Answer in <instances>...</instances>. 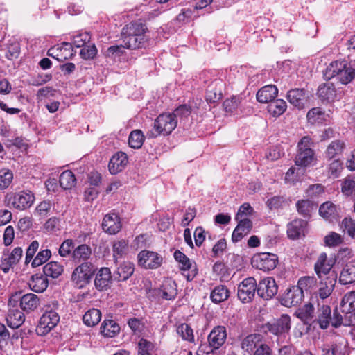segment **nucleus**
I'll return each mask as SVG.
<instances>
[{
  "label": "nucleus",
  "mask_w": 355,
  "mask_h": 355,
  "mask_svg": "<svg viewBox=\"0 0 355 355\" xmlns=\"http://www.w3.org/2000/svg\"><path fill=\"white\" fill-rule=\"evenodd\" d=\"M146 24L140 21H134L125 25L121 31L123 43L126 49H137L143 48L147 44L149 37Z\"/></svg>",
  "instance_id": "f257e3e1"
},
{
  "label": "nucleus",
  "mask_w": 355,
  "mask_h": 355,
  "mask_svg": "<svg viewBox=\"0 0 355 355\" xmlns=\"http://www.w3.org/2000/svg\"><path fill=\"white\" fill-rule=\"evenodd\" d=\"M178 124L175 116L171 113L159 114L154 121L153 128L148 130L146 137L149 139H154L158 136L168 135L176 128Z\"/></svg>",
  "instance_id": "f03ea898"
},
{
  "label": "nucleus",
  "mask_w": 355,
  "mask_h": 355,
  "mask_svg": "<svg viewBox=\"0 0 355 355\" xmlns=\"http://www.w3.org/2000/svg\"><path fill=\"white\" fill-rule=\"evenodd\" d=\"M329 78H336L341 84L349 83L355 77V69L345 62H334L327 68Z\"/></svg>",
  "instance_id": "7ed1b4c3"
},
{
  "label": "nucleus",
  "mask_w": 355,
  "mask_h": 355,
  "mask_svg": "<svg viewBox=\"0 0 355 355\" xmlns=\"http://www.w3.org/2000/svg\"><path fill=\"white\" fill-rule=\"evenodd\" d=\"M95 271L96 268L91 262L85 261L74 269L71 281L77 288H84L90 283Z\"/></svg>",
  "instance_id": "20e7f679"
},
{
  "label": "nucleus",
  "mask_w": 355,
  "mask_h": 355,
  "mask_svg": "<svg viewBox=\"0 0 355 355\" xmlns=\"http://www.w3.org/2000/svg\"><path fill=\"white\" fill-rule=\"evenodd\" d=\"M5 200L10 207L18 210H24L33 205L35 197L30 191H21L17 193H7Z\"/></svg>",
  "instance_id": "39448f33"
},
{
  "label": "nucleus",
  "mask_w": 355,
  "mask_h": 355,
  "mask_svg": "<svg viewBox=\"0 0 355 355\" xmlns=\"http://www.w3.org/2000/svg\"><path fill=\"white\" fill-rule=\"evenodd\" d=\"M313 142L308 136L303 137L298 142V151L295 156V163L297 166H308L314 160V152L311 148Z\"/></svg>",
  "instance_id": "423d86ee"
},
{
  "label": "nucleus",
  "mask_w": 355,
  "mask_h": 355,
  "mask_svg": "<svg viewBox=\"0 0 355 355\" xmlns=\"http://www.w3.org/2000/svg\"><path fill=\"white\" fill-rule=\"evenodd\" d=\"M279 263L276 254L269 252H261L254 254L252 258V266L263 271L274 270Z\"/></svg>",
  "instance_id": "0eeeda50"
},
{
  "label": "nucleus",
  "mask_w": 355,
  "mask_h": 355,
  "mask_svg": "<svg viewBox=\"0 0 355 355\" xmlns=\"http://www.w3.org/2000/svg\"><path fill=\"white\" fill-rule=\"evenodd\" d=\"M257 281L254 277L244 279L238 286L237 296L243 303L250 302L255 295Z\"/></svg>",
  "instance_id": "6e6552de"
},
{
  "label": "nucleus",
  "mask_w": 355,
  "mask_h": 355,
  "mask_svg": "<svg viewBox=\"0 0 355 355\" xmlns=\"http://www.w3.org/2000/svg\"><path fill=\"white\" fill-rule=\"evenodd\" d=\"M59 320L60 316L56 311L51 309L46 310L40 318L39 324L36 328L37 334H46L56 326Z\"/></svg>",
  "instance_id": "1a4fd4ad"
},
{
  "label": "nucleus",
  "mask_w": 355,
  "mask_h": 355,
  "mask_svg": "<svg viewBox=\"0 0 355 355\" xmlns=\"http://www.w3.org/2000/svg\"><path fill=\"white\" fill-rule=\"evenodd\" d=\"M22 252V249L19 247L14 248L10 253L4 252L0 259V269L6 274L8 273L19 261Z\"/></svg>",
  "instance_id": "9d476101"
},
{
  "label": "nucleus",
  "mask_w": 355,
  "mask_h": 355,
  "mask_svg": "<svg viewBox=\"0 0 355 355\" xmlns=\"http://www.w3.org/2000/svg\"><path fill=\"white\" fill-rule=\"evenodd\" d=\"M266 327L274 335H284L288 333L291 329V318L289 315L284 314L279 318L267 322Z\"/></svg>",
  "instance_id": "9b49d317"
},
{
  "label": "nucleus",
  "mask_w": 355,
  "mask_h": 355,
  "mask_svg": "<svg viewBox=\"0 0 355 355\" xmlns=\"http://www.w3.org/2000/svg\"><path fill=\"white\" fill-rule=\"evenodd\" d=\"M257 294L265 300L272 299L278 291V286L272 277H267L257 285Z\"/></svg>",
  "instance_id": "f8f14e48"
},
{
  "label": "nucleus",
  "mask_w": 355,
  "mask_h": 355,
  "mask_svg": "<svg viewBox=\"0 0 355 355\" xmlns=\"http://www.w3.org/2000/svg\"><path fill=\"white\" fill-rule=\"evenodd\" d=\"M139 264L145 268H159L162 263V257L157 252L143 250L138 254Z\"/></svg>",
  "instance_id": "ddd939ff"
},
{
  "label": "nucleus",
  "mask_w": 355,
  "mask_h": 355,
  "mask_svg": "<svg viewBox=\"0 0 355 355\" xmlns=\"http://www.w3.org/2000/svg\"><path fill=\"white\" fill-rule=\"evenodd\" d=\"M303 298V291L299 287L293 286L284 293L282 304L287 307L295 306L302 302Z\"/></svg>",
  "instance_id": "4468645a"
},
{
  "label": "nucleus",
  "mask_w": 355,
  "mask_h": 355,
  "mask_svg": "<svg viewBox=\"0 0 355 355\" xmlns=\"http://www.w3.org/2000/svg\"><path fill=\"white\" fill-rule=\"evenodd\" d=\"M227 338V331L224 326H216L208 336V343L213 349H219L225 342Z\"/></svg>",
  "instance_id": "2eb2a0df"
},
{
  "label": "nucleus",
  "mask_w": 355,
  "mask_h": 355,
  "mask_svg": "<svg viewBox=\"0 0 355 355\" xmlns=\"http://www.w3.org/2000/svg\"><path fill=\"white\" fill-rule=\"evenodd\" d=\"M71 44L63 42L60 46H54L48 51V55L59 61H64L72 58L73 55Z\"/></svg>",
  "instance_id": "dca6fc26"
},
{
  "label": "nucleus",
  "mask_w": 355,
  "mask_h": 355,
  "mask_svg": "<svg viewBox=\"0 0 355 355\" xmlns=\"http://www.w3.org/2000/svg\"><path fill=\"white\" fill-rule=\"evenodd\" d=\"M174 258L179 263L180 268L182 270H189L190 272L187 275L188 281L192 280L197 275V268L196 265L193 266L191 260L182 252L177 250L174 252Z\"/></svg>",
  "instance_id": "f3484780"
},
{
  "label": "nucleus",
  "mask_w": 355,
  "mask_h": 355,
  "mask_svg": "<svg viewBox=\"0 0 355 355\" xmlns=\"http://www.w3.org/2000/svg\"><path fill=\"white\" fill-rule=\"evenodd\" d=\"M238 225L233 231L232 240L234 243L240 241L245 236L248 234L252 228V222L251 220L245 218H239Z\"/></svg>",
  "instance_id": "a211bd4d"
},
{
  "label": "nucleus",
  "mask_w": 355,
  "mask_h": 355,
  "mask_svg": "<svg viewBox=\"0 0 355 355\" xmlns=\"http://www.w3.org/2000/svg\"><path fill=\"white\" fill-rule=\"evenodd\" d=\"M334 263L331 260H327V255L323 252L320 254L318 259L315 263L314 269L320 279H322L324 275L330 276L331 275V270ZM332 274H334L332 272Z\"/></svg>",
  "instance_id": "6ab92c4d"
},
{
  "label": "nucleus",
  "mask_w": 355,
  "mask_h": 355,
  "mask_svg": "<svg viewBox=\"0 0 355 355\" xmlns=\"http://www.w3.org/2000/svg\"><path fill=\"white\" fill-rule=\"evenodd\" d=\"M286 97L291 104L300 110L305 107L308 98L304 89H291L288 92Z\"/></svg>",
  "instance_id": "aec40b11"
},
{
  "label": "nucleus",
  "mask_w": 355,
  "mask_h": 355,
  "mask_svg": "<svg viewBox=\"0 0 355 355\" xmlns=\"http://www.w3.org/2000/svg\"><path fill=\"white\" fill-rule=\"evenodd\" d=\"M128 164V157L123 152H117L110 160L108 169L111 174H117L122 171Z\"/></svg>",
  "instance_id": "412c9836"
},
{
  "label": "nucleus",
  "mask_w": 355,
  "mask_h": 355,
  "mask_svg": "<svg viewBox=\"0 0 355 355\" xmlns=\"http://www.w3.org/2000/svg\"><path fill=\"white\" fill-rule=\"evenodd\" d=\"M103 230L110 234H115L121 228L120 218L116 214H109L105 216L102 223Z\"/></svg>",
  "instance_id": "4be33fe9"
},
{
  "label": "nucleus",
  "mask_w": 355,
  "mask_h": 355,
  "mask_svg": "<svg viewBox=\"0 0 355 355\" xmlns=\"http://www.w3.org/2000/svg\"><path fill=\"white\" fill-rule=\"evenodd\" d=\"M306 221L302 219H295L288 224L287 234L290 239H297L301 235H304Z\"/></svg>",
  "instance_id": "5701e85b"
},
{
  "label": "nucleus",
  "mask_w": 355,
  "mask_h": 355,
  "mask_svg": "<svg viewBox=\"0 0 355 355\" xmlns=\"http://www.w3.org/2000/svg\"><path fill=\"white\" fill-rule=\"evenodd\" d=\"M278 89L276 86L268 85L261 88L257 93V99L262 103H270L277 96Z\"/></svg>",
  "instance_id": "b1692460"
},
{
  "label": "nucleus",
  "mask_w": 355,
  "mask_h": 355,
  "mask_svg": "<svg viewBox=\"0 0 355 355\" xmlns=\"http://www.w3.org/2000/svg\"><path fill=\"white\" fill-rule=\"evenodd\" d=\"M317 94L322 101L332 102L336 97V90L332 83L327 82L320 85L318 87Z\"/></svg>",
  "instance_id": "393cba45"
},
{
  "label": "nucleus",
  "mask_w": 355,
  "mask_h": 355,
  "mask_svg": "<svg viewBox=\"0 0 355 355\" xmlns=\"http://www.w3.org/2000/svg\"><path fill=\"white\" fill-rule=\"evenodd\" d=\"M339 282L343 285L355 282V259L345 265L340 274Z\"/></svg>",
  "instance_id": "a878e982"
},
{
  "label": "nucleus",
  "mask_w": 355,
  "mask_h": 355,
  "mask_svg": "<svg viewBox=\"0 0 355 355\" xmlns=\"http://www.w3.org/2000/svg\"><path fill=\"white\" fill-rule=\"evenodd\" d=\"M112 277L110 270L108 268H102L95 278L96 288L99 291L106 289L110 284Z\"/></svg>",
  "instance_id": "bb28decb"
},
{
  "label": "nucleus",
  "mask_w": 355,
  "mask_h": 355,
  "mask_svg": "<svg viewBox=\"0 0 355 355\" xmlns=\"http://www.w3.org/2000/svg\"><path fill=\"white\" fill-rule=\"evenodd\" d=\"M134 264L130 262H123L113 274V277L118 282L125 281L133 274Z\"/></svg>",
  "instance_id": "cd10ccee"
},
{
  "label": "nucleus",
  "mask_w": 355,
  "mask_h": 355,
  "mask_svg": "<svg viewBox=\"0 0 355 355\" xmlns=\"http://www.w3.org/2000/svg\"><path fill=\"white\" fill-rule=\"evenodd\" d=\"M262 343V336L260 334H254L246 336L241 341V348L248 353L254 352Z\"/></svg>",
  "instance_id": "c85d7f7f"
},
{
  "label": "nucleus",
  "mask_w": 355,
  "mask_h": 355,
  "mask_svg": "<svg viewBox=\"0 0 355 355\" xmlns=\"http://www.w3.org/2000/svg\"><path fill=\"white\" fill-rule=\"evenodd\" d=\"M40 305V299L35 294L28 293L24 295L20 300V306L23 311L30 312Z\"/></svg>",
  "instance_id": "c756f323"
},
{
  "label": "nucleus",
  "mask_w": 355,
  "mask_h": 355,
  "mask_svg": "<svg viewBox=\"0 0 355 355\" xmlns=\"http://www.w3.org/2000/svg\"><path fill=\"white\" fill-rule=\"evenodd\" d=\"M7 324L12 329L19 328L25 321L24 314L18 309H10L6 317Z\"/></svg>",
  "instance_id": "7c9ffc66"
},
{
  "label": "nucleus",
  "mask_w": 355,
  "mask_h": 355,
  "mask_svg": "<svg viewBox=\"0 0 355 355\" xmlns=\"http://www.w3.org/2000/svg\"><path fill=\"white\" fill-rule=\"evenodd\" d=\"M331 319V315L330 307L327 305H322L319 307L318 311V318L314 322H316L321 329H325L329 327Z\"/></svg>",
  "instance_id": "2f4dec72"
},
{
  "label": "nucleus",
  "mask_w": 355,
  "mask_h": 355,
  "mask_svg": "<svg viewBox=\"0 0 355 355\" xmlns=\"http://www.w3.org/2000/svg\"><path fill=\"white\" fill-rule=\"evenodd\" d=\"M31 289L36 293L44 291L48 286V280L46 277L42 275H35L32 276L28 282Z\"/></svg>",
  "instance_id": "473e14b6"
},
{
  "label": "nucleus",
  "mask_w": 355,
  "mask_h": 355,
  "mask_svg": "<svg viewBox=\"0 0 355 355\" xmlns=\"http://www.w3.org/2000/svg\"><path fill=\"white\" fill-rule=\"evenodd\" d=\"M340 310L345 314L355 311V290L345 294L340 303Z\"/></svg>",
  "instance_id": "72a5a7b5"
},
{
  "label": "nucleus",
  "mask_w": 355,
  "mask_h": 355,
  "mask_svg": "<svg viewBox=\"0 0 355 355\" xmlns=\"http://www.w3.org/2000/svg\"><path fill=\"white\" fill-rule=\"evenodd\" d=\"M336 282V275L335 274L327 277L325 282L324 283L321 282L322 286L319 289V296L322 299L329 297L334 288Z\"/></svg>",
  "instance_id": "f704fd0d"
},
{
  "label": "nucleus",
  "mask_w": 355,
  "mask_h": 355,
  "mask_svg": "<svg viewBox=\"0 0 355 355\" xmlns=\"http://www.w3.org/2000/svg\"><path fill=\"white\" fill-rule=\"evenodd\" d=\"M120 331L119 324L112 320H105L101 324V333L106 337L113 338Z\"/></svg>",
  "instance_id": "c9c22d12"
},
{
  "label": "nucleus",
  "mask_w": 355,
  "mask_h": 355,
  "mask_svg": "<svg viewBox=\"0 0 355 355\" xmlns=\"http://www.w3.org/2000/svg\"><path fill=\"white\" fill-rule=\"evenodd\" d=\"M64 271L63 266L57 261H51L46 263L43 268L44 275L53 279L58 278Z\"/></svg>",
  "instance_id": "e433bc0d"
},
{
  "label": "nucleus",
  "mask_w": 355,
  "mask_h": 355,
  "mask_svg": "<svg viewBox=\"0 0 355 355\" xmlns=\"http://www.w3.org/2000/svg\"><path fill=\"white\" fill-rule=\"evenodd\" d=\"M346 147L345 143L341 140H335L327 146L326 155L329 159H333L342 155Z\"/></svg>",
  "instance_id": "4c0bfd02"
},
{
  "label": "nucleus",
  "mask_w": 355,
  "mask_h": 355,
  "mask_svg": "<svg viewBox=\"0 0 355 355\" xmlns=\"http://www.w3.org/2000/svg\"><path fill=\"white\" fill-rule=\"evenodd\" d=\"M101 318V313L97 309L88 310L83 315V320L88 327H94L98 324Z\"/></svg>",
  "instance_id": "58836bf2"
},
{
  "label": "nucleus",
  "mask_w": 355,
  "mask_h": 355,
  "mask_svg": "<svg viewBox=\"0 0 355 355\" xmlns=\"http://www.w3.org/2000/svg\"><path fill=\"white\" fill-rule=\"evenodd\" d=\"M92 254L91 248L85 244L80 245L75 248L72 253V257L75 261L80 262L87 260Z\"/></svg>",
  "instance_id": "ea45409f"
},
{
  "label": "nucleus",
  "mask_w": 355,
  "mask_h": 355,
  "mask_svg": "<svg viewBox=\"0 0 355 355\" xmlns=\"http://www.w3.org/2000/svg\"><path fill=\"white\" fill-rule=\"evenodd\" d=\"M159 295L164 300H171L175 298L177 295L176 285L174 282H166Z\"/></svg>",
  "instance_id": "a19ab883"
},
{
  "label": "nucleus",
  "mask_w": 355,
  "mask_h": 355,
  "mask_svg": "<svg viewBox=\"0 0 355 355\" xmlns=\"http://www.w3.org/2000/svg\"><path fill=\"white\" fill-rule=\"evenodd\" d=\"M286 103L282 99H277L271 101L268 106V112L275 117L282 115L286 110Z\"/></svg>",
  "instance_id": "79ce46f5"
},
{
  "label": "nucleus",
  "mask_w": 355,
  "mask_h": 355,
  "mask_svg": "<svg viewBox=\"0 0 355 355\" xmlns=\"http://www.w3.org/2000/svg\"><path fill=\"white\" fill-rule=\"evenodd\" d=\"M229 297V291L225 286L220 285L211 291L210 297L213 302L220 303L226 300Z\"/></svg>",
  "instance_id": "37998d69"
},
{
  "label": "nucleus",
  "mask_w": 355,
  "mask_h": 355,
  "mask_svg": "<svg viewBox=\"0 0 355 355\" xmlns=\"http://www.w3.org/2000/svg\"><path fill=\"white\" fill-rule=\"evenodd\" d=\"M296 207L300 214L308 216L313 210L316 209L317 205L309 200H300L296 203Z\"/></svg>",
  "instance_id": "c03bdc74"
},
{
  "label": "nucleus",
  "mask_w": 355,
  "mask_h": 355,
  "mask_svg": "<svg viewBox=\"0 0 355 355\" xmlns=\"http://www.w3.org/2000/svg\"><path fill=\"white\" fill-rule=\"evenodd\" d=\"M59 182L60 187L66 190L75 186L76 179L71 171H65L61 173Z\"/></svg>",
  "instance_id": "a18cd8bd"
},
{
  "label": "nucleus",
  "mask_w": 355,
  "mask_h": 355,
  "mask_svg": "<svg viewBox=\"0 0 355 355\" xmlns=\"http://www.w3.org/2000/svg\"><path fill=\"white\" fill-rule=\"evenodd\" d=\"M128 249V241L124 239L116 241L113 243V257L115 260L121 258L127 253Z\"/></svg>",
  "instance_id": "49530a36"
},
{
  "label": "nucleus",
  "mask_w": 355,
  "mask_h": 355,
  "mask_svg": "<svg viewBox=\"0 0 355 355\" xmlns=\"http://www.w3.org/2000/svg\"><path fill=\"white\" fill-rule=\"evenodd\" d=\"M145 136L140 130L132 131L128 137V144L132 148H140L144 141Z\"/></svg>",
  "instance_id": "de8ad7c7"
},
{
  "label": "nucleus",
  "mask_w": 355,
  "mask_h": 355,
  "mask_svg": "<svg viewBox=\"0 0 355 355\" xmlns=\"http://www.w3.org/2000/svg\"><path fill=\"white\" fill-rule=\"evenodd\" d=\"M288 205V200L283 196H275L266 201V205L270 210L283 208Z\"/></svg>",
  "instance_id": "09e8293b"
},
{
  "label": "nucleus",
  "mask_w": 355,
  "mask_h": 355,
  "mask_svg": "<svg viewBox=\"0 0 355 355\" xmlns=\"http://www.w3.org/2000/svg\"><path fill=\"white\" fill-rule=\"evenodd\" d=\"M308 121L311 124L322 123L324 120L325 114L320 107L310 110L306 115Z\"/></svg>",
  "instance_id": "8fccbe9b"
},
{
  "label": "nucleus",
  "mask_w": 355,
  "mask_h": 355,
  "mask_svg": "<svg viewBox=\"0 0 355 355\" xmlns=\"http://www.w3.org/2000/svg\"><path fill=\"white\" fill-rule=\"evenodd\" d=\"M177 333L182 337L183 340L190 343L194 342L193 329L189 324L186 323L180 324L177 328Z\"/></svg>",
  "instance_id": "3c124183"
},
{
  "label": "nucleus",
  "mask_w": 355,
  "mask_h": 355,
  "mask_svg": "<svg viewBox=\"0 0 355 355\" xmlns=\"http://www.w3.org/2000/svg\"><path fill=\"white\" fill-rule=\"evenodd\" d=\"M155 345L150 341L141 338L137 344L138 354L137 355H152Z\"/></svg>",
  "instance_id": "603ef678"
},
{
  "label": "nucleus",
  "mask_w": 355,
  "mask_h": 355,
  "mask_svg": "<svg viewBox=\"0 0 355 355\" xmlns=\"http://www.w3.org/2000/svg\"><path fill=\"white\" fill-rule=\"evenodd\" d=\"M241 98L239 96H234L230 98L226 99L223 102V107L227 112H234L239 106Z\"/></svg>",
  "instance_id": "864d4df0"
},
{
  "label": "nucleus",
  "mask_w": 355,
  "mask_h": 355,
  "mask_svg": "<svg viewBox=\"0 0 355 355\" xmlns=\"http://www.w3.org/2000/svg\"><path fill=\"white\" fill-rule=\"evenodd\" d=\"M336 212V206L331 202H326L321 205L319 213L324 218L328 219Z\"/></svg>",
  "instance_id": "5fc2aeb1"
},
{
  "label": "nucleus",
  "mask_w": 355,
  "mask_h": 355,
  "mask_svg": "<svg viewBox=\"0 0 355 355\" xmlns=\"http://www.w3.org/2000/svg\"><path fill=\"white\" fill-rule=\"evenodd\" d=\"M343 169V163L340 159L332 161L329 166V175L333 178H338Z\"/></svg>",
  "instance_id": "6e6d98bb"
},
{
  "label": "nucleus",
  "mask_w": 355,
  "mask_h": 355,
  "mask_svg": "<svg viewBox=\"0 0 355 355\" xmlns=\"http://www.w3.org/2000/svg\"><path fill=\"white\" fill-rule=\"evenodd\" d=\"M51 255V252L50 250L46 249L40 251L35 259L32 261V266L33 268L37 267L45 263Z\"/></svg>",
  "instance_id": "4d7b16f0"
},
{
  "label": "nucleus",
  "mask_w": 355,
  "mask_h": 355,
  "mask_svg": "<svg viewBox=\"0 0 355 355\" xmlns=\"http://www.w3.org/2000/svg\"><path fill=\"white\" fill-rule=\"evenodd\" d=\"M13 179V174L10 170L0 171V189H5L9 187Z\"/></svg>",
  "instance_id": "13d9d810"
},
{
  "label": "nucleus",
  "mask_w": 355,
  "mask_h": 355,
  "mask_svg": "<svg viewBox=\"0 0 355 355\" xmlns=\"http://www.w3.org/2000/svg\"><path fill=\"white\" fill-rule=\"evenodd\" d=\"M341 191L345 196H350L355 192V180L350 177L345 178L341 185Z\"/></svg>",
  "instance_id": "bf43d9fd"
},
{
  "label": "nucleus",
  "mask_w": 355,
  "mask_h": 355,
  "mask_svg": "<svg viewBox=\"0 0 355 355\" xmlns=\"http://www.w3.org/2000/svg\"><path fill=\"white\" fill-rule=\"evenodd\" d=\"M89 40L90 36L87 33H79L73 37L72 43L71 44L76 48L84 47Z\"/></svg>",
  "instance_id": "052dcab7"
},
{
  "label": "nucleus",
  "mask_w": 355,
  "mask_h": 355,
  "mask_svg": "<svg viewBox=\"0 0 355 355\" xmlns=\"http://www.w3.org/2000/svg\"><path fill=\"white\" fill-rule=\"evenodd\" d=\"M342 236L336 232H330L324 237V243L327 246L334 247L343 243Z\"/></svg>",
  "instance_id": "680f3d73"
},
{
  "label": "nucleus",
  "mask_w": 355,
  "mask_h": 355,
  "mask_svg": "<svg viewBox=\"0 0 355 355\" xmlns=\"http://www.w3.org/2000/svg\"><path fill=\"white\" fill-rule=\"evenodd\" d=\"M341 225L344 231H346L350 237L355 239V220L345 218L342 220Z\"/></svg>",
  "instance_id": "e2e57ef3"
},
{
  "label": "nucleus",
  "mask_w": 355,
  "mask_h": 355,
  "mask_svg": "<svg viewBox=\"0 0 355 355\" xmlns=\"http://www.w3.org/2000/svg\"><path fill=\"white\" fill-rule=\"evenodd\" d=\"M97 53V49L95 45H88L84 46L80 51V55L82 58L85 60L92 59L95 57Z\"/></svg>",
  "instance_id": "0e129e2a"
},
{
  "label": "nucleus",
  "mask_w": 355,
  "mask_h": 355,
  "mask_svg": "<svg viewBox=\"0 0 355 355\" xmlns=\"http://www.w3.org/2000/svg\"><path fill=\"white\" fill-rule=\"evenodd\" d=\"M73 248V241L71 239H67L61 244L59 248V254L61 257H67L71 253Z\"/></svg>",
  "instance_id": "69168bd1"
},
{
  "label": "nucleus",
  "mask_w": 355,
  "mask_h": 355,
  "mask_svg": "<svg viewBox=\"0 0 355 355\" xmlns=\"http://www.w3.org/2000/svg\"><path fill=\"white\" fill-rule=\"evenodd\" d=\"M221 90H218L216 88L209 87L206 94V101L208 103H212L219 101L221 98Z\"/></svg>",
  "instance_id": "338daca9"
},
{
  "label": "nucleus",
  "mask_w": 355,
  "mask_h": 355,
  "mask_svg": "<svg viewBox=\"0 0 355 355\" xmlns=\"http://www.w3.org/2000/svg\"><path fill=\"white\" fill-rule=\"evenodd\" d=\"M193 108L191 105H182L179 106L175 110L174 113H171L175 116V119L177 116L184 119L187 118L191 113Z\"/></svg>",
  "instance_id": "774afa93"
}]
</instances>
